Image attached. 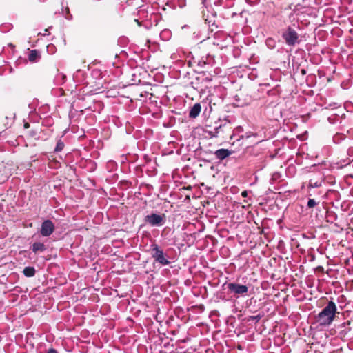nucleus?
Returning <instances> with one entry per match:
<instances>
[{"label":"nucleus","mask_w":353,"mask_h":353,"mask_svg":"<svg viewBox=\"0 0 353 353\" xmlns=\"http://www.w3.org/2000/svg\"><path fill=\"white\" fill-rule=\"evenodd\" d=\"M337 307L336 304L330 301L327 305L316 316V321L320 325L328 326L333 322Z\"/></svg>","instance_id":"f257e3e1"},{"label":"nucleus","mask_w":353,"mask_h":353,"mask_svg":"<svg viewBox=\"0 0 353 353\" xmlns=\"http://www.w3.org/2000/svg\"><path fill=\"white\" fill-rule=\"evenodd\" d=\"M150 254L155 262L163 266L168 265L170 263L168 254L164 252L163 250L155 243L150 245Z\"/></svg>","instance_id":"f03ea898"},{"label":"nucleus","mask_w":353,"mask_h":353,"mask_svg":"<svg viewBox=\"0 0 353 353\" xmlns=\"http://www.w3.org/2000/svg\"><path fill=\"white\" fill-rule=\"evenodd\" d=\"M281 35L286 45L289 46H294L299 43V34L292 26H288L283 30Z\"/></svg>","instance_id":"7ed1b4c3"},{"label":"nucleus","mask_w":353,"mask_h":353,"mask_svg":"<svg viewBox=\"0 0 353 353\" xmlns=\"http://www.w3.org/2000/svg\"><path fill=\"white\" fill-rule=\"evenodd\" d=\"M144 221L151 227H161L165 222V216L163 214L151 213L145 216Z\"/></svg>","instance_id":"20e7f679"},{"label":"nucleus","mask_w":353,"mask_h":353,"mask_svg":"<svg viewBox=\"0 0 353 353\" xmlns=\"http://www.w3.org/2000/svg\"><path fill=\"white\" fill-rule=\"evenodd\" d=\"M232 40V37L227 35L225 32L217 31L214 34V39L212 43L221 48H223L228 46Z\"/></svg>","instance_id":"39448f33"},{"label":"nucleus","mask_w":353,"mask_h":353,"mask_svg":"<svg viewBox=\"0 0 353 353\" xmlns=\"http://www.w3.org/2000/svg\"><path fill=\"white\" fill-rule=\"evenodd\" d=\"M228 290L234 294L237 297L245 296L248 292V287L245 285L239 284L237 283H225Z\"/></svg>","instance_id":"423d86ee"},{"label":"nucleus","mask_w":353,"mask_h":353,"mask_svg":"<svg viewBox=\"0 0 353 353\" xmlns=\"http://www.w3.org/2000/svg\"><path fill=\"white\" fill-rule=\"evenodd\" d=\"M55 226L53 222L50 220H45L41 225L40 233L42 236L48 237L54 231Z\"/></svg>","instance_id":"0eeeda50"},{"label":"nucleus","mask_w":353,"mask_h":353,"mask_svg":"<svg viewBox=\"0 0 353 353\" xmlns=\"http://www.w3.org/2000/svg\"><path fill=\"white\" fill-rule=\"evenodd\" d=\"M324 179L323 173L320 172L314 173L310 179L308 188H316L321 187L324 181Z\"/></svg>","instance_id":"6e6552de"},{"label":"nucleus","mask_w":353,"mask_h":353,"mask_svg":"<svg viewBox=\"0 0 353 353\" xmlns=\"http://www.w3.org/2000/svg\"><path fill=\"white\" fill-rule=\"evenodd\" d=\"M347 154L350 157L347 159H341L340 161L337 162L336 164L338 165V168H342L347 165H349L352 161L353 160V148L350 147L348 148Z\"/></svg>","instance_id":"1a4fd4ad"},{"label":"nucleus","mask_w":353,"mask_h":353,"mask_svg":"<svg viewBox=\"0 0 353 353\" xmlns=\"http://www.w3.org/2000/svg\"><path fill=\"white\" fill-rule=\"evenodd\" d=\"M232 154V151L228 150V149H219L214 152V155L216 156V159L219 160H223L228 157H229Z\"/></svg>","instance_id":"9d476101"},{"label":"nucleus","mask_w":353,"mask_h":353,"mask_svg":"<svg viewBox=\"0 0 353 353\" xmlns=\"http://www.w3.org/2000/svg\"><path fill=\"white\" fill-rule=\"evenodd\" d=\"M201 110V106L200 103H195L191 108V109L189 112V117L192 118V119L196 118L200 114Z\"/></svg>","instance_id":"9b49d317"},{"label":"nucleus","mask_w":353,"mask_h":353,"mask_svg":"<svg viewBox=\"0 0 353 353\" xmlns=\"http://www.w3.org/2000/svg\"><path fill=\"white\" fill-rule=\"evenodd\" d=\"M243 132V128L241 126H237L236 128H235L234 129L233 132L230 137V141L232 145L234 144V142L236 141V139L239 136H241V134H239L242 133Z\"/></svg>","instance_id":"f8f14e48"},{"label":"nucleus","mask_w":353,"mask_h":353,"mask_svg":"<svg viewBox=\"0 0 353 353\" xmlns=\"http://www.w3.org/2000/svg\"><path fill=\"white\" fill-rule=\"evenodd\" d=\"M31 249L34 253H37L38 252L45 251L46 250V247L44 243L41 242H35L32 245Z\"/></svg>","instance_id":"ddd939ff"},{"label":"nucleus","mask_w":353,"mask_h":353,"mask_svg":"<svg viewBox=\"0 0 353 353\" xmlns=\"http://www.w3.org/2000/svg\"><path fill=\"white\" fill-rule=\"evenodd\" d=\"M258 134L256 133H254L252 132H245V134H241V136H239L236 139V141H240L243 139H248L251 137H257Z\"/></svg>","instance_id":"4468645a"},{"label":"nucleus","mask_w":353,"mask_h":353,"mask_svg":"<svg viewBox=\"0 0 353 353\" xmlns=\"http://www.w3.org/2000/svg\"><path fill=\"white\" fill-rule=\"evenodd\" d=\"M23 272L26 276L32 277L34 276L36 271L34 267L27 266L23 269Z\"/></svg>","instance_id":"2eb2a0df"},{"label":"nucleus","mask_w":353,"mask_h":353,"mask_svg":"<svg viewBox=\"0 0 353 353\" xmlns=\"http://www.w3.org/2000/svg\"><path fill=\"white\" fill-rule=\"evenodd\" d=\"M39 57V52L36 50H31L28 54V59L31 62L37 61Z\"/></svg>","instance_id":"dca6fc26"},{"label":"nucleus","mask_w":353,"mask_h":353,"mask_svg":"<svg viewBox=\"0 0 353 353\" xmlns=\"http://www.w3.org/2000/svg\"><path fill=\"white\" fill-rule=\"evenodd\" d=\"M211 59H212L210 56H207L205 58L202 57L198 61V65L204 68L206 65L210 64Z\"/></svg>","instance_id":"f3484780"},{"label":"nucleus","mask_w":353,"mask_h":353,"mask_svg":"<svg viewBox=\"0 0 353 353\" xmlns=\"http://www.w3.org/2000/svg\"><path fill=\"white\" fill-rule=\"evenodd\" d=\"M205 29H206L205 28L204 29H199L197 31L194 32V33H193L194 37L197 39H201V41H204L205 37V36L203 37V34L205 32H206L207 30H205Z\"/></svg>","instance_id":"a211bd4d"},{"label":"nucleus","mask_w":353,"mask_h":353,"mask_svg":"<svg viewBox=\"0 0 353 353\" xmlns=\"http://www.w3.org/2000/svg\"><path fill=\"white\" fill-rule=\"evenodd\" d=\"M265 45L269 49H274L276 47V41L274 38L268 37L265 39Z\"/></svg>","instance_id":"6ab92c4d"},{"label":"nucleus","mask_w":353,"mask_h":353,"mask_svg":"<svg viewBox=\"0 0 353 353\" xmlns=\"http://www.w3.org/2000/svg\"><path fill=\"white\" fill-rule=\"evenodd\" d=\"M346 138V136L342 133H336L333 136V141L336 144L340 143Z\"/></svg>","instance_id":"aec40b11"},{"label":"nucleus","mask_w":353,"mask_h":353,"mask_svg":"<svg viewBox=\"0 0 353 353\" xmlns=\"http://www.w3.org/2000/svg\"><path fill=\"white\" fill-rule=\"evenodd\" d=\"M64 147H65V144H64L63 141L61 139H59L57 141V145H56L54 152L55 153L60 152L63 150Z\"/></svg>","instance_id":"412c9836"},{"label":"nucleus","mask_w":353,"mask_h":353,"mask_svg":"<svg viewBox=\"0 0 353 353\" xmlns=\"http://www.w3.org/2000/svg\"><path fill=\"white\" fill-rule=\"evenodd\" d=\"M170 37H171V32L168 30H163L160 33V37L163 40H165V41L168 40L170 38Z\"/></svg>","instance_id":"4be33fe9"},{"label":"nucleus","mask_w":353,"mask_h":353,"mask_svg":"<svg viewBox=\"0 0 353 353\" xmlns=\"http://www.w3.org/2000/svg\"><path fill=\"white\" fill-rule=\"evenodd\" d=\"M263 316V314H258L256 316H250L248 317V321H255L256 322H258L262 317Z\"/></svg>","instance_id":"5701e85b"},{"label":"nucleus","mask_w":353,"mask_h":353,"mask_svg":"<svg viewBox=\"0 0 353 353\" xmlns=\"http://www.w3.org/2000/svg\"><path fill=\"white\" fill-rule=\"evenodd\" d=\"M317 205V202L314 199H310L307 201V206L308 208H314Z\"/></svg>","instance_id":"b1692460"},{"label":"nucleus","mask_w":353,"mask_h":353,"mask_svg":"<svg viewBox=\"0 0 353 353\" xmlns=\"http://www.w3.org/2000/svg\"><path fill=\"white\" fill-rule=\"evenodd\" d=\"M179 6L183 8L186 5V0H178Z\"/></svg>","instance_id":"393cba45"},{"label":"nucleus","mask_w":353,"mask_h":353,"mask_svg":"<svg viewBox=\"0 0 353 353\" xmlns=\"http://www.w3.org/2000/svg\"><path fill=\"white\" fill-rule=\"evenodd\" d=\"M46 353H58L57 351L54 348L49 349Z\"/></svg>","instance_id":"a878e982"},{"label":"nucleus","mask_w":353,"mask_h":353,"mask_svg":"<svg viewBox=\"0 0 353 353\" xmlns=\"http://www.w3.org/2000/svg\"><path fill=\"white\" fill-rule=\"evenodd\" d=\"M241 196L244 198L248 196V192L246 190H244L241 192Z\"/></svg>","instance_id":"bb28decb"},{"label":"nucleus","mask_w":353,"mask_h":353,"mask_svg":"<svg viewBox=\"0 0 353 353\" xmlns=\"http://www.w3.org/2000/svg\"><path fill=\"white\" fill-rule=\"evenodd\" d=\"M221 127H222V125H220L219 127H216V128H214V130H215V133H216V134H218V133H219V130L221 128Z\"/></svg>","instance_id":"cd10ccee"},{"label":"nucleus","mask_w":353,"mask_h":353,"mask_svg":"<svg viewBox=\"0 0 353 353\" xmlns=\"http://www.w3.org/2000/svg\"><path fill=\"white\" fill-rule=\"evenodd\" d=\"M295 166L294 165H291V166H289L288 168V171L290 172V170H293L294 171L295 170Z\"/></svg>","instance_id":"c85d7f7f"},{"label":"nucleus","mask_w":353,"mask_h":353,"mask_svg":"<svg viewBox=\"0 0 353 353\" xmlns=\"http://www.w3.org/2000/svg\"><path fill=\"white\" fill-rule=\"evenodd\" d=\"M134 21L137 23L138 26H141V22H140L139 19H135Z\"/></svg>","instance_id":"c756f323"},{"label":"nucleus","mask_w":353,"mask_h":353,"mask_svg":"<svg viewBox=\"0 0 353 353\" xmlns=\"http://www.w3.org/2000/svg\"><path fill=\"white\" fill-rule=\"evenodd\" d=\"M29 127H30L29 123H25V124H24V128H28Z\"/></svg>","instance_id":"7c9ffc66"},{"label":"nucleus","mask_w":353,"mask_h":353,"mask_svg":"<svg viewBox=\"0 0 353 353\" xmlns=\"http://www.w3.org/2000/svg\"><path fill=\"white\" fill-rule=\"evenodd\" d=\"M93 73L94 74H99V71H98V70L93 71Z\"/></svg>","instance_id":"2f4dec72"},{"label":"nucleus","mask_w":353,"mask_h":353,"mask_svg":"<svg viewBox=\"0 0 353 353\" xmlns=\"http://www.w3.org/2000/svg\"><path fill=\"white\" fill-rule=\"evenodd\" d=\"M205 1H206V0H201V3H202V4H203V5H204V4H205Z\"/></svg>","instance_id":"473e14b6"},{"label":"nucleus","mask_w":353,"mask_h":353,"mask_svg":"<svg viewBox=\"0 0 353 353\" xmlns=\"http://www.w3.org/2000/svg\"><path fill=\"white\" fill-rule=\"evenodd\" d=\"M139 13H141V12H144V10L141 9V10L139 11Z\"/></svg>","instance_id":"72a5a7b5"},{"label":"nucleus","mask_w":353,"mask_h":353,"mask_svg":"<svg viewBox=\"0 0 353 353\" xmlns=\"http://www.w3.org/2000/svg\"><path fill=\"white\" fill-rule=\"evenodd\" d=\"M261 140H259H259H256V141H255V143H259V142H261Z\"/></svg>","instance_id":"f704fd0d"},{"label":"nucleus","mask_w":353,"mask_h":353,"mask_svg":"<svg viewBox=\"0 0 353 353\" xmlns=\"http://www.w3.org/2000/svg\"><path fill=\"white\" fill-rule=\"evenodd\" d=\"M31 135H32V137H34V136L35 135V133H34V132H31Z\"/></svg>","instance_id":"c9c22d12"},{"label":"nucleus","mask_w":353,"mask_h":353,"mask_svg":"<svg viewBox=\"0 0 353 353\" xmlns=\"http://www.w3.org/2000/svg\"><path fill=\"white\" fill-rule=\"evenodd\" d=\"M206 38H207L208 39H210V36H208Z\"/></svg>","instance_id":"e433bc0d"}]
</instances>
